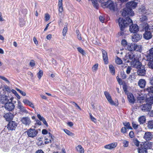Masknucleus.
Wrapping results in <instances>:
<instances>
[{
  "instance_id": "1",
  "label": "nucleus",
  "mask_w": 153,
  "mask_h": 153,
  "mask_svg": "<svg viewBox=\"0 0 153 153\" xmlns=\"http://www.w3.org/2000/svg\"><path fill=\"white\" fill-rule=\"evenodd\" d=\"M118 22L120 30L118 34L119 36H122L124 37L126 34L125 28L128 25L129 23H132V20L130 18L126 17L125 19L120 18Z\"/></svg>"
},
{
  "instance_id": "2",
  "label": "nucleus",
  "mask_w": 153,
  "mask_h": 153,
  "mask_svg": "<svg viewBox=\"0 0 153 153\" xmlns=\"http://www.w3.org/2000/svg\"><path fill=\"white\" fill-rule=\"evenodd\" d=\"M137 5V3L134 1L128 2L126 4V7L123 9L122 13V16L127 17H128L129 16H134V13L132 10V8H135Z\"/></svg>"
},
{
  "instance_id": "3",
  "label": "nucleus",
  "mask_w": 153,
  "mask_h": 153,
  "mask_svg": "<svg viewBox=\"0 0 153 153\" xmlns=\"http://www.w3.org/2000/svg\"><path fill=\"white\" fill-rule=\"evenodd\" d=\"M99 2L101 3V6L103 8L107 7L111 10L113 11H117L118 9L116 3H114L110 0H99Z\"/></svg>"
},
{
  "instance_id": "4",
  "label": "nucleus",
  "mask_w": 153,
  "mask_h": 153,
  "mask_svg": "<svg viewBox=\"0 0 153 153\" xmlns=\"http://www.w3.org/2000/svg\"><path fill=\"white\" fill-rule=\"evenodd\" d=\"M141 47L137 44L134 43H128L126 49L130 51H133L136 50L137 51H139L141 49Z\"/></svg>"
},
{
  "instance_id": "5",
  "label": "nucleus",
  "mask_w": 153,
  "mask_h": 153,
  "mask_svg": "<svg viewBox=\"0 0 153 153\" xmlns=\"http://www.w3.org/2000/svg\"><path fill=\"white\" fill-rule=\"evenodd\" d=\"M134 57V55L132 53L130 52V53H128L126 55L123 59L125 61V62H130L131 63V62L135 59Z\"/></svg>"
},
{
  "instance_id": "6",
  "label": "nucleus",
  "mask_w": 153,
  "mask_h": 153,
  "mask_svg": "<svg viewBox=\"0 0 153 153\" xmlns=\"http://www.w3.org/2000/svg\"><path fill=\"white\" fill-rule=\"evenodd\" d=\"M104 93V94L106 98L111 105H114L115 106L118 105V103H115L112 100L111 97L108 92L107 91H105Z\"/></svg>"
},
{
  "instance_id": "7",
  "label": "nucleus",
  "mask_w": 153,
  "mask_h": 153,
  "mask_svg": "<svg viewBox=\"0 0 153 153\" xmlns=\"http://www.w3.org/2000/svg\"><path fill=\"white\" fill-rule=\"evenodd\" d=\"M38 131L35 129L30 128L27 131V133L29 137H34L36 136L38 133Z\"/></svg>"
},
{
  "instance_id": "8",
  "label": "nucleus",
  "mask_w": 153,
  "mask_h": 153,
  "mask_svg": "<svg viewBox=\"0 0 153 153\" xmlns=\"http://www.w3.org/2000/svg\"><path fill=\"white\" fill-rule=\"evenodd\" d=\"M131 24L130 26L129 30L131 33H136L139 30V28L138 26L136 24H133L132 23H129L128 25Z\"/></svg>"
},
{
  "instance_id": "9",
  "label": "nucleus",
  "mask_w": 153,
  "mask_h": 153,
  "mask_svg": "<svg viewBox=\"0 0 153 153\" xmlns=\"http://www.w3.org/2000/svg\"><path fill=\"white\" fill-rule=\"evenodd\" d=\"M15 106L11 102H7L4 104V107L5 109L9 111H12L14 110Z\"/></svg>"
},
{
  "instance_id": "10",
  "label": "nucleus",
  "mask_w": 153,
  "mask_h": 153,
  "mask_svg": "<svg viewBox=\"0 0 153 153\" xmlns=\"http://www.w3.org/2000/svg\"><path fill=\"white\" fill-rule=\"evenodd\" d=\"M17 123L14 121H10L7 124V128L10 130H14L17 126Z\"/></svg>"
},
{
  "instance_id": "11",
  "label": "nucleus",
  "mask_w": 153,
  "mask_h": 153,
  "mask_svg": "<svg viewBox=\"0 0 153 153\" xmlns=\"http://www.w3.org/2000/svg\"><path fill=\"white\" fill-rule=\"evenodd\" d=\"M141 110L143 112L149 111L152 108V106L146 103V104H142L140 106Z\"/></svg>"
},
{
  "instance_id": "12",
  "label": "nucleus",
  "mask_w": 153,
  "mask_h": 153,
  "mask_svg": "<svg viewBox=\"0 0 153 153\" xmlns=\"http://www.w3.org/2000/svg\"><path fill=\"white\" fill-rule=\"evenodd\" d=\"M17 108L19 110L20 112L22 113L27 114L28 113L27 111L26 110L25 107L22 105V104L20 101L18 102Z\"/></svg>"
},
{
  "instance_id": "13",
  "label": "nucleus",
  "mask_w": 153,
  "mask_h": 153,
  "mask_svg": "<svg viewBox=\"0 0 153 153\" xmlns=\"http://www.w3.org/2000/svg\"><path fill=\"white\" fill-rule=\"evenodd\" d=\"M146 72L145 66L142 65L138 68L137 73L138 75L139 76H144L146 74Z\"/></svg>"
},
{
  "instance_id": "14",
  "label": "nucleus",
  "mask_w": 153,
  "mask_h": 153,
  "mask_svg": "<svg viewBox=\"0 0 153 153\" xmlns=\"http://www.w3.org/2000/svg\"><path fill=\"white\" fill-rule=\"evenodd\" d=\"M131 65L133 68H140L142 65V63L139 61L136 60L131 62Z\"/></svg>"
},
{
  "instance_id": "15",
  "label": "nucleus",
  "mask_w": 153,
  "mask_h": 153,
  "mask_svg": "<svg viewBox=\"0 0 153 153\" xmlns=\"http://www.w3.org/2000/svg\"><path fill=\"white\" fill-rule=\"evenodd\" d=\"M21 122L25 126H29L31 123L30 118L28 117H23L21 120Z\"/></svg>"
},
{
  "instance_id": "16",
  "label": "nucleus",
  "mask_w": 153,
  "mask_h": 153,
  "mask_svg": "<svg viewBox=\"0 0 153 153\" xmlns=\"http://www.w3.org/2000/svg\"><path fill=\"white\" fill-rule=\"evenodd\" d=\"M102 51L103 61L105 62V63L106 64H107L108 63V56L107 53L103 49L102 50Z\"/></svg>"
},
{
  "instance_id": "17",
  "label": "nucleus",
  "mask_w": 153,
  "mask_h": 153,
  "mask_svg": "<svg viewBox=\"0 0 153 153\" xmlns=\"http://www.w3.org/2000/svg\"><path fill=\"white\" fill-rule=\"evenodd\" d=\"M4 117L7 121H10L13 120L14 115L13 114L10 112H9L4 114Z\"/></svg>"
},
{
  "instance_id": "18",
  "label": "nucleus",
  "mask_w": 153,
  "mask_h": 153,
  "mask_svg": "<svg viewBox=\"0 0 153 153\" xmlns=\"http://www.w3.org/2000/svg\"><path fill=\"white\" fill-rule=\"evenodd\" d=\"M142 37V35H141L135 33L132 36V40L134 42H137L140 40L141 39Z\"/></svg>"
},
{
  "instance_id": "19",
  "label": "nucleus",
  "mask_w": 153,
  "mask_h": 153,
  "mask_svg": "<svg viewBox=\"0 0 153 153\" xmlns=\"http://www.w3.org/2000/svg\"><path fill=\"white\" fill-rule=\"evenodd\" d=\"M63 0H59L58 6H59V15L61 16L62 14V12L63 11V8L62 6Z\"/></svg>"
},
{
  "instance_id": "20",
  "label": "nucleus",
  "mask_w": 153,
  "mask_h": 153,
  "mask_svg": "<svg viewBox=\"0 0 153 153\" xmlns=\"http://www.w3.org/2000/svg\"><path fill=\"white\" fill-rule=\"evenodd\" d=\"M146 60L149 61L148 65L149 67L153 69V58L150 57V56H146Z\"/></svg>"
},
{
  "instance_id": "21",
  "label": "nucleus",
  "mask_w": 153,
  "mask_h": 153,
  "mask_svg": "<svg viewBox=\"0 0 153 153\" xmlns=\"http://www.w3.org/2000/svg\"><path fill=\"white\" fill-rule=\"evenodd\" d=\"M144 38L146 40L150 39L152 37V35L150 31H145L143 34Z\"/></svg>"
},
{
  "instance_id": "22",
  "label": "nucleus",
  "mask_w": 153,
  "mask_h": 153,
  "mask_svg": "<svg viewBox=\"0 0 153 153\" xmlns=\"http://www.w3.org/2000/svg\"><path fill=\"white\" fill-rule=\"evenodd\" d=\"M9 101V99L7 96H4V94L0 98V102L2 104H6Z\"/></svg>"
},
{
  "instance_id": "23",
  "label": "nucleus",
  "mask_w": 153,
  "mask_h": 153,
  "mask_svg": "<svg viewBox=\"0 0 153 153\" xmlns=\"http://www.w3.org/2000/svg\"><path fill=\"white\" fill-rule=\"evenodd\" d=\"M153 135L150 132H147L144 136V138L146 141L149 140L152 138Z\"/></svg>"
},
{
  "instance_id": "24",
  "label": "nucleus",
  "mask_w": 153,
  "mask_h": 153,
  "mask_svg": "<svg viewBox=\"0 0 153 153\" xmlns=\"http://www.w3.org/2000/svg\"><path fill=\"white\" fill-rule=\"evenodd\" d=\"M138 85L141 88H143L146 85V81L143 79H140L138 83Z\"/></svg>"
},
{
  "instance_id": "25",
  "label": "nucleus",
  "mask_w": 153,
  "mask_h": 153,
  "mask_svg": "<svg viewBox=\"0 0 153 153\" xmlns=\"http://www.w3.org/2000/svg\"><path fill=\"white\" fill-rule=\"evenodd\" d=\"M128 98L129 102L130 103L133 104L134 103L135 99L132 93H129L128 94Z\"/></svg>"
},
{
  "instance_id": "26",
  "label": "nucleus",
  "mask_w": 153,
  "mask_h": 153,
  "mask_svg": "<svg viewBox=\"0 0 153 153\" xmlns=\"http://www.w3.org/2000/svg\"><path fill=\"white\" fill-rule=\"evenodd\" d=\"M1 90H2L3 91V95L5 94V91H7L8 92H10L11 91L10 87L7 85H4L3 86H1Z\"/></svg>"
},
{
  "instance_id": "27",
  "label": "nucleus",
  "mask_w": 153,
  "mask_h": 153,
  "mask_svg": "<svg viewBox=\"0 0 153 153\" xmlns=\"http://www.w3.org/2000/svg\"><path fill=\"white\" fill-rule=\"evenodd\" d=\"M23 102L25 104L29 105L31 107L34 108V106L33 104L27 100L25 99L23 100Z\"/></svg>"
},
{
  "instance_id": "28",
  "label": "nucleus",
  "mask_w": 153,
  "mask_h": 153,
  "mask_svg": "<svg viewBox=\"0 0 153 153\" xmlns=\"http://www.w3.org/2000/svg\"><path fill=\"white\" fill-rule=\"evenodd\" d=\"M150 97L146 99V102L149 105H151L152 106L153 104V94L152 95H150Z\"/></svg>"
},
{
  "instance_id": "29",
  "label": "nucleus",
  "mask_w": 153,
  "mask_h": 153,
  "mask_svg": "<svg viewBox=\"0 0 153 153\" xmlns=\"http://www.w3.org/2000/svg\"><path fill=\"white\" fill-rule=\"evenodd\" d=\"M145 90L148 92L149 96H152L153 94V86H150L146 88Z\"/></svg>"
},
{
  "instance_id": "30",
  "label": "nucleus",
  "mask_w": 153,
  "mask_h": 153,
  "mask_svg": "<svg viewBox=\"0 0 153 153\" xmlns=\"http://www.w3.org/2000/svg\"><path fill=\"white\" fill-rule=\"evenodd\" d=\"M138 121L140 124H144L146 122V117L144 116H142L140 117L138 119Z\"/></svg>"
},
{
  "instance_id": "31",
  "label": "nucleus",
  "mask_w": 153,
  "mask_h": 153,
  "mask_svg": "<svg viewBox=\"0 0 153 153\" xmlns=\"http://www.w3.org/2000/svg\"><path fill=\"white\" fill-rule=\"evenodd\" d=\"M76 149L77 151L79 152V153H84V149L80 145H78L77 147H76Z\"/></svg>"
},
{
  "instance_id": "32",
  "label": "nucleus",
  "mask_w": 153,
  "mask_h": 153,
  "mask_svg": "<svg viewBox=\"0 0 153 153\" xmlns=\"http://www.w3.org/2000/svg\"><path fill=\"white\" fill-rule=\"evenodd\" d=\"M137 149L138 153H147V149L144 147L138 148Z\"/></svg>"
},
{
  "instance_id": "33",
  "label": "nucleus",
  "mask_w": 153,
  "mask_h": 153,
  "mask_svg": "<svg viewBox=\"0 0 153 153\" xmlns=\"http://www.w3.org/2000/svg\"><path fill=\"white\" fill-rule=\"evenodd\" d=\"M94 7L97 9L99 8L97 0H91Z\"/></svg>"
},
{
  "instance_id": "34",
  "label": "nucleus",
  "mask_w": 153,
  "mask_h": 153,
  "mask_svg": "<svg viewBox=\"0 0 153 153\" xmlns=\"http://www.w3.org/2000/svg\"><path fill=\"white\" fill-rule=\"evenodd\" d=\"M109 68L111 73L113 75H114L115 72V69L113 66L112 65H109Z\"/></svg>"
},
{
  "instance_id": "35",
  "label": "nucleus",
  "mask_w": 153,
  "mask_h": 153,
  "mask_svg": "<svg viewBox=\"0 0 153 153\" xmlns=\"http://www.w3.org/2000/svg\"><path fill=\"white\" fill-rule=\"evenodd\" d=\"M147 127L149 129H153V121L151 120L148 122Z\"/></svg>"
},
{
  "instance_id": "36",
  "label": "nucleus",
  "mask_w": 153,
  "mask_h": 153,
  "mask_svg": "<svg viewBox=\"0 0 153 153\" xmlns=\"http://www.w3.org/2000/svg\"><path fill=\"white\" fill-rule=\"evenodd\" d=\"M121 44L126 49L127 47L128 44L126 40L124 39L122 40L121 42Z\"/></svg>"
},
{
  "instance_id": "37",
  "label": "nucleus",
  "mask_w": 153,
  "mask_h": 153,
  "mask_svg": "<svg viewBox=\"0 0 153 153\" xmlns=\"http://www.w3.org/2000/svg\"><path fill=\"white\" fill-rule=\"evenodd\" d=\"M149 53H148L146 56H150V57L153 58V47L151 48L149 51Z\"/></svg>"
},
{
  "instance_id": "38",
  "label": "nucleus",
  "mask_w": 153,
  "mask_h": 153,
  "mask_svg": "<svg viewBox=\"0 0 153 153\" xmlns=\"http://www.w3.org/2000/svg\"><path fill=\"white\" fill-rule=\"evenodd\" d=\"M133 142L134 144L137 146H139L140 144V142L138 140L137 138H134L133 140Z\"/></svg>"
},
{
  "instance_id": "39",
  "label": "nucleus",
  "mask_w": 153,
  "mask_h": 153,
  "mask_svg": "<svg viewBox=\"0 0 153 153\" xmlns=\"http://www.w3.org/2000/svg\"><path fill=\"white\" fill-rule=\"evenodd\" d=\"M146 8L144 6H141L139 9V11L142 13H146Z\"/></svg>"
},
{
  "instance_id": "40",
  "label": "nucleus",
  "mask_w": 153,
  "mask_h": 153,
  "mask_svg": "<svg viewBox=\"0 0 153 153\" xmlns=\"http://www.w3.org/2000/svg\"><path fill=\"white\" fill-rule=\"evenodd\" d=\"M143 29L145 31H149L148 30H149L150 26H149V25L146 23L144 24V26H143Z\"/></svg>"
},
{
  "instance_id": "41",
  "label": "nucleus",
  "mask_w": 153,
  "mask_h": 153,
  "mask_svg": "<svg viewBox=\"0 0 153 153\" xmlns=\"http://www.w3.org/2000/svg\"><path fill=\"white\" fill-rule=\"evenodd\" d=\"M64 131L68 135L72 136L74 135V134L73 133L67 129H64Z\"/></svg>"
},
{
  "instance_id": "42",
  "label": "nucleus",
  "mask_w": 153,
  "mask_h": 153,
  "mask_svg": "<svg viewBox=\"0 0 153 153\" xmlns=\"http://www.w3.org/2000/svg\"><path fill=\"white\" fill-rule=\"evenodd\" d=\"M129 142L126 140H123V146L124 147H127L128 146Z\"/></svg>"
},
{
  "instance_id": "43",
  "label": "nucleus",
  "mask_w": 153,
  "mask_h": 153,
  "mask_svg": "<svg viewBox=\"0 0 153 153\" xmlns=\"http://www.w3.org/2000/svg\"><path fill=\"white\" fill-rule=\"evenodd\" d=\"M98 64L97 63L94 65L92 68V71L93 72H95L98 69Z\"/></svg>"
},
{
  "instance_id": "44",
  "label": "nucleus",
  "mask_w": 153,
  "mask_h": 153,
  "mask_svg": "<svg viewBox=\"0 0 153 153\" xmlns=\"http://www.w3.org/2000/svg\"><path fill=\"white\" fill-rule=\"evenodd\" d=\"M11 92L13 94L15 95L18 99H20L21 98L20 96L18 94L16 91L15 90L12 89L11 90Z\"/></svg>"
},
{
  "instance_id": "45",
  "label": "nucleus",
  "mask_w": 153,
  "mask_h": 153,
  "mask_svg": "<svg viewBox=\"0 0 153 153\" xmlns=\"http://www.w3.org/2000/svg\"><path fill=\"white\" fill-rule=\"evenodd\" d=\"M78 51L83 55H84L85 53L84 50L80 47H78L77 48Z\"/></svg>"
},
{
  "instance_id": "46",
  "label": "nucleus",
  "mask_w": 153,
  "mask_h": 153,
  "mask_svg": "<svg viewBox=\"0 0 153 153\" xmlns=\"http://www.w3.org/2000/svg\"><path fill=\"white\" fill-rule=\"evenodd\" d=\"M147 19V17L145 16H143L142 17L140 18V21L142 22L146 21Z\"/></svg>"
},
{
  "instance_id": "47",
  "label": "nucleus",
  "mask_w": 153,
  "mask_h": 153,
  "mask_svg": "<svg viewBox=\"0 0 153 153\" xmlns=\"http://www.w3.org/2000/svg\"><path fill=\"white\" fill-rule=\"evenodd\" d=\"M123 124L124 126L126 127L128 129H132V127L130 126V124H129V123H123Z\"/></svg>"
},
{
  "instance_id": "48",
  "label": "nucleus",
  "mask_w": 153,
  "mask_h": 153,
  "mask_svg": "<svg viewBox=\"0 0 153 153\" xmlns=\"http://www.w3.org/2000/svg\"><path fill=\"white\" fill-rule=\"evenodd\" d=\"M43 74V71L42 70L39 71V72L37 74L38 77L39 79H40Z\"/></svg>"
},
{
  "instance_id": "49",
  "label": "nucleus",
  "mask_w": 153,
  "mask_h": 153,
  "mask_svg": "<svg viewBox=\"0 0 153 153\" xmlns=\"http://www.w3.org/2000/svg\"><path fill=\"white\" fill-rule=\"evenodd\" d=\"M115 61L116 63L119 65H120L122 63V61L121 59L119 57H117Z\"/></svg>"
},
{
  "instance_id": "50",
  "label": "nucleus",
  "mask_w": 153,
  "mask_h": 153,
  "mask_svg": "<svg viewBox=\"0 0 153 153\" xmlns=\"http://www.w3.org/2000/svg\"><path fill=\"white\" fill-rule=\"evenodd\" d=\"M117 144L116 142L112 143L110 144L111 149L115 148L117 146Z\"/></svg>"
},
{
  "instance_id": "51",
  "label": "nucleus",
  "mask_w": 153,
  "mask_h": 153,
  "mask_svg": "<svg viewBox=\"0 0 153 153\" xmlns=\"http://www.w3.org/2000/svg\"><path fill=\"white\" fill-rule=\"evenodd\" d=\"M67 30L68 28L67 27H65L62 30V34L64 36H65Z\"/></svg>"
},
{
  "instance_id": "52",
  "label": "nucleus",
  "mask_w": 153,
  "mask_h": 153,
  "mask_svg": "<svg viewBox=\"0 0 153 153\" xmlns=\"http://www.w3.org/2000/svg\"><path fill=\"white\" fill-rule=\"evenodd\" d=\"M16 90L17 91H19L21 94H22L23 96H25L26 95V93L24 91H23L21 90H20L18 88H16Z\"/></svg>"
},
{
  "instance_id": "53",
  "label": "nucleus",
  "mask_w": 153,
  "mask_h": 153,
  "mask_svg": "<svg viewBox=\"0 0 153 153\" xmlns=\"http://www.w3.org/2000/svg\"><path fill=\"white\" fill-rule=\"evenodd\" d=\"M76 33L77 34V38L79 40H82V37L81 36V34L79 33V31L78 30H76Z\"/></svg>"
},
{
  "instance_id": "54",
  "label": "nucleus",
  "mask_w": 153,
  "mask_h": 153,
  "mask_svg": "<svg viewBox=\"0 0 153 153\" xmlns=\"http://www.w3.org/2000/svg\"><path fill=\"white\" fill-rule=\"evenodd\" d=\"M116 79L117 82L120 85H121L123 84V81L122 79L119 77L118 76H117Z\"/></svg>"
},
{
  "instance_id": "55",
  "label": "nucleus",
  "mask_w": 153,
  "mask_h": 153,
  "mask_svg": "<svg viewBox=\"0 0 153 153\" xmlns=\"http://www.w3.org/2000/svg\"><path fill=\"white\" fill-rule=\"evenodd\" d=\"M120 75L121 77L123 79H125L126 78V74L124 72H121Z\"/></svg>"
},
{
  "instance_id": "56",
  "label": "nucleus",
  "mask_w": 153,
  "mask_h": 153,
  "mask_svg": "<svg viewBox=\"0 0 153 153\" xmlns=\"http://www.w3.org/2000/svg\"><path fill=\"white\" fill-rule=\"evenodd\" d=\"M132 124V126L134 129H136L137 128L138 126V124L136 123H135L134 122H133Z\"/></svg>"
},
{
  "instance_id": "57",
  "label": "nucleus",
  "mask_w": 153,
  "mask_h": 153,
  "mask_svg": "<svg viewBox=\"0 0 153 153\" xmlns=\"http://www.w3.org/2000/svg\"><path fill=\"white\" fill-rule=\"evenodd\" d=\"M29 65L32 67L34 66L35 65L34 61L33 60H31L30 62Z\"/></svg>"
},
{
  "instance_id": "58",
  "label": "nucleus",
  "mask_w": 153,
  "mask_h": 153,
  "mask_svg": "<svg viewBox=\"0 0 153 153\" xmlns=\"http://www.w3.org/2000/svg\"><path fill=\"white\" fill-rule=\"evenodd\" d=\"M0 78L5 81L7 83H9V80L7 79V78H6L4 76H0Z\"/></svg>"
},
{
  "instance_id": "59",
  "label": "nucleus",
  "mask_w": 153,
  "mask_h": 153,
  "mask_svg": "<svg viewBox=\"0 0 153 153\" xmlns=\"http://www.w3.org/2000/svg\"><path fill=\"white\" fill-rule=\"evenodd\" d=\"M135 76L134 74H132L130 75L129 78L131 79V80H133L135 79Z\"/></svg>"
},
{
  "instance_id": "60",
  "label": "nucleus",
  "mask_w": 153,
  "mask_h": 153,
  "mask_svg": "<svg viewBox=\"0 0 153 153\" xmlns=\"http://www.w3.org/2000/svg\"><path fill=\"white\" fill-rule=\"evenodd\" d=\"M50 15L48 13L45 14V20L46 21H48L50 19Z\"/></svg>"
},
{
  "instance_id": "61",
  "label": "nucleus",
  "mask_w": 153,
  "mask_h": 153,
  "mask_svg": "<svg viewBox=\"0 0 153 153\" xmlns=\"http://www.w3.org/2000/svg\"><path fill=\"white\" fill-rule=\"evenodd\" d=\"M89 115H90V118L91 119L92 121L94 122H95L94 121V120H96L95 119V118L92 116L91 114V113H90Z\"/></svg>"
},
{
  "instance_id": "62",
  "label": "nucleus",
  "mask_w": 153,
  "mask_h": 153,
  "mask_svg": "<svg viewBox=\"0 0 153 153\" xmlns=\"http://www.w3.org/2000/svg\"><path fill=\"white\" fill-rule=\"evenodd\" d=\"M129 136L131 138H133L134 136L133 131H130L129 133Z\"/></svg>"
},
{
  "instance_id": "63",
  "label": "nucleus",
  "mask_w": 153,
  "mask_h": 153,
  "mask_svg": "<svg viewBox=\"0 0 153 153\" xmlns=\"http://www.w3.org/2000/svg\"><path fill=\"white\" fill-rule=\"evenodd\" d=\"M131 69V68L130 67L128 66L127 67L126 71V73L128 74H129L130 73Z\"/></svg>"
},
{
  "instance_id": "64",
  "label": "nucleus",
  "mask_w": 153,
  "mask_h": 153,
  "mask_svg": "<svg viewBox=\"0 0 153 153\" xmlns=\"http://www.w3.org/2000/svg\"><path fill=\"white\" fill-rule=\"evenodd\" d=\"M99 19L100 22H102L103 23L104 21V18L102 16H99Z\"/></svg>"
}]
</instances>
